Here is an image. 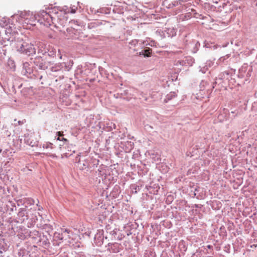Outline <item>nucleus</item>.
<instances>
[{
	"mask_svg": "<svg viewBox=\"0 0 257 257\" xmlns=\"http://www.w3.org/2000/svg\"><path fill=\"white\" fill-rule=\"evenodd\" d=\"M164 102H167V100H166V99H165L164 100Z\"/></svg>",
	"mask_w": 257,
	"mask_h": 257,
	"instance_id": "nucleus-14",
	"label": "nucleus"
},
{
	"mask_svg": "<svg viewBox=\"0 0 257 257\" xmlns=\"http://www.w3.org/2000/svg\"><path fill=\"white\" fill-rule=\"evenodd\" d=\"M38 16L40 18L39 21H41L42 23L46 22L50 24L52 21L51 16L44 10L40 11Z\"/></svg>",
	"mask_w": 257,
	"mask_h": 257,
	"instance_id": "nucleus-3",
	"label": "nucleus"
},
{
	"mask_svg": "<svg viewBox=\"0 0 257 257\" xmlns=\"http://www.w3.org/2000/svg\"><path fill=\"white\" fill-rule=\"evenodd\" d=\"M170 197L172 198V196H168V198H167V199H168Z\"/></svg>",
	"mask_w": 257,
	"mask_h": 257,
	"instance_id": "nucleus-13",
	"label": "nucleus"
},
{
	"mask_svg": "<svg viewBox=\"0 0 257 257\" xmlns=\"http://www.w3.org/2000/svg\"><path fill=\"white\" fill-rule=\"evenodd\" d=\"M43 148L46 149H52L53 148V145L50 142H45L43 144Z\"/></svg>",
	"mask_w": 257,
	"mask_h": 257,
	"instance_id": "nucleus-8",
	"label": "nucleus"
},
{
	"mask_svg": "<svg viewBox=\"0 0 257 257\" xmlns=\"http://www.w3.org/2000/svg\"><path fill=\"white\" fill-rule=\"evenodd\" d=\"M2 149L1 148H0V153L2 152Z\"/></svg>",
	"mask_w": 257,
	"mask_h": 257,
	"instance_id": "nucleus-15",
	"label": "nucleus"
},
{
	"mask_svg": "<svg viewBox=\"0 0 257 257\" xmlns=\"http://www.w3.org/2000/svg\"><path fill=\"white\" fill-rule=\"evenodd\" d=\"M137 43V41L136 40L132 41V42L131 43H134V45H135Z\"/></svg>",
	"mask_w": 257,
	"mask_h": 257,
	"instance_id": "nucleus-11",
	"label": "nucleus"
},
{
	"mask_svg": "<svg viewBox=\"0 0 257 257\" xmlns=\"http://www.w3.org/2000/svg\"><path fill=\"white\" fill-rule=\"evenodd\" d=\"M152 53V49L150 48H148L147 49L145 50L144 51H142L140 53V55H143L144 56L149 57L151 55Z\"/></svg>",
	"mask_w": 257,
	"mask_h": 257,
	"instance_id": "nucleus-7",
	"label": "nucleus"
},
{
	"mask_svg": "<svg viewBox=\"0 0 257 257\" xmlns=\"http://www.w3.org/2000/svg\"><path fill=\"white\" fill-rule=\"evenodd\" d=\"M17 49L20 53L28 55H30L35 52L33 46L31 43L25 41H22L18 43Z\"/></svg>",
	"mask_w": 257,
	"mask_h": 257,
	"instance_id": "nucleus-1",
	"label": "nucleus"
},
{
	"mask_svg": "<svg viewBox=\"0 0 257 257\" xmlns=\"http://www.w3.org/2000/svg\"><path fill=\"white\" fill-rule=\"evenodd\" d=\"M68 233L69 232L67 229H65L63 232H55L54 235V241L56 242L55 243L56 245H59L60 243H61L64 238V234Z\"/></svg>",
	"mask_w": 257,
	"mask_h": 257,
	"instance_id": "nucleus-4",
	"label": "nucleus"
},
{
	"mask_svg": "<svg viewBox=\"0 0 257 257\" xmlns=\"http://www.w3.org/2000/svg\"><path fill=\"white\" fill-rule=\"evenodd\" d=\"M62 140H63V141H67V140H66V139H65V138H63V139H62Z\"/></svg>",
	"mask_w": 257,
	"mask_h": 257,
	"instance_id": "nucleus-12",
	"label": "nucleus"
},
{
	"mask_svg": "<svg viewBox=\"0 0 257 257\" xmlns=\"http://www.w3.org/2000/svg\"><path fill=\"white\" fill-rule=\"evenodd\" d=\"M19 16L21 20H24L25 23L26 24H32L31 22L34 21V18L32 14L26 11H23L19 12Z\"/></svg>",
	"mask_w": 257,
	"mask_h": 257,
	"instance_id": "nucleus-2",
	"label": "nucleus"
},
{
	"mask_svg": "<svg viewBox=\"0 0 257 257\" xmlns=\"http://www.w3.org/2000/svg\"><path fill=\"white\" fill-rule=\"evenodd\" d=\"M27 144L31 147L36 146L38 144V141L34 135H30L26 140Z\"/></svg>",
	"mask_w": 257,
	"mask_h": 257,
	"instance_id": "nucleus-5",
	"label": "nucleus"
},
{
	"mask_svg": "<svg viewBox=\"0 0 257 257\" xmlns=\"http://www.w3.org/2000/svg\"><path fill=\"white\" fill-rule=\"evenodd\" d=\"M48 156H53V157H54L53 155H50V154H49Z\"/></svg>",
	"mask_w": 257,
	"mask_h": 257,
	"instance_id": "nucleus-16",
	"label": "nucleus"
},
{
	"mask_svg": "<svg viewBox=\"0 0 257 257\" xmlns=\"http://www.w3.org/2000/svg\"><path fill=\"white\" fill-rule=\"evenodd\" d=\"M27 210L25 208H21L18 213V216L20 218H22V219L24 220L25 219V218H24V217H26V219L28 218V215H27Z\"/></svg>",
	"mask_w": 257,
	"mask_h": 257,
	"instance_id": "nucleus-6",
	"label": "nucleus"
},
{
	"mask_svg": "<svg viewBox=\"0 0 257 257\" xmlns=\"http://www.w3.org/2000/svg\"><path fill=\"white\" fill-rule=\"evenodd\" d=\"M79 163L80 164V169L81 170H84L86 169L88 166V164L86 162L81 163L80 161H79Z\"/></svg>",
	"mask_w": 257,
	"mask_h": 257,
	"instance_id": "nucleus-9",
	"label": "nucleus"
},
{
	"mask_svg": "<svg viewBox=\"0 0 257 257\" xmlns=\"http://www.w3.org/2000/svg\"><path fill=\"white\" fill-rule=\"evenodd\" d=\"M57 135H58L59 137H60V136H63V132H58L57 133ZM57 140H60V138H59V137H58V138H57Z\"/></svg>",
	"mask_w": 257,
	"mask_h": 257,
	"instance_id": "nucleus-10",
	"label": "nucleus"
}]
</instances>
